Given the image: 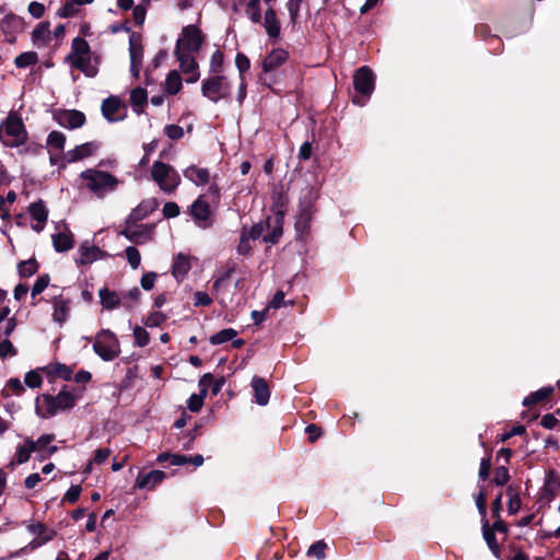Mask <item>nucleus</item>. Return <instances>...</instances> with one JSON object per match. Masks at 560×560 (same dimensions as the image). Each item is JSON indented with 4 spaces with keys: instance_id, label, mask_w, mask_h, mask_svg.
Masks as SVG:
<instances>
[{
    "instance_id": "obj_21",
    "label": "nucleus",
    "mask_w": 560,
    "mask_h": 560,
    "mask_svg": "<svg viewBox=\"0 0 560 560\" xmlns=\"http://www.w3.org/2000/svg\"><path fill=\"white\" fill-rule=\"evenodd\" d=\"M31 38L35 47H47L51 40L50 23L48 21L38 23L32 31Z\"/></svg>"
},
{
    "instance_id": "obj_23",
    "label": "nucleus",
    "mask_w": 560,
    "mask_h": 560,
    "mask_svg": "<svg viewBox=\"0 0 560 560\" xmlns=\"http://www.w3.org/2000/svg\"><path fill=\"white\" fill-rule=\"evenodd\" d=\"M288 52L282 48L272 49L262 61V70L271 72L281 67L288 59Z\"/></svg>"
},
{
    "instance_id": "obj_10",
    "label": "nucleus",
    "mask_w": 560,
    "mask_h": 560,
    "mask_svg": "<svg viewBox=\"0 0 560 560\" xmlns=\"http://www.w3.org/2000/svg\"><path fill=\"white\" fill-rule=\"evenodd\" d=\"M102 114L108 122H118L127 117V105L118 96H109L102 103Z\"/></svg>"
},
{
    "instance_id": "obj_48",
    "label": "nucleus",
    "mask_w": 560,
    "mask_h": 560,
    "mask_svg": "<svg viewBox=\"0 0 560 560\" xmlns=\"http://www.w3.org/2000/svg\"><path fill=\"white\" fill-rule=\"evenodd\" d=\"M126 258L132 269H137L140 266L141 255L136 247L129 246L126 248Z\"/></svg>"
},
{
    "instance_id": "obj_28",
    "label": "nucleus",
    "mask_w": 560,
    "mask_h": 560,
    "mask_svg": "<svg viewBox=\"0 0 560 560\" xmlns=\"http://www.w3.org/2000/svg\"><path fill=\"white\" fill-rule=\"evenodd\" d=\"M51 238L57 252H67L73 247V235L68 229L58 231Z\"/></svg>"
},
{
    "instance_id": "obj_54",
    "label": "nucleus",
    "mask_w": 560,
    "mask_h": 560,
    "mask_svg": "<svg viewBox=\"0 0 560 560\" xmlns=\"http://www.w3.org/2000/svg\"><path fill=\"white\" fill-rule=\"evenodd\" d=\"M475 501L482 521L487 520V494L483 489L476 495Z\"/></svg>"
},
{
    "instance_id": "obj_2",
    "label": "nucleus",
    "mask_w": 560,
    "mask_h": 560,
    "mask_svg": "<svg viewBox=\"0 0 560 560\" xmlns=\"http://www.w3.org/2000/svg\"><path fill=\"white\" fill-rule=\"evenodd\" d=\"M77 400L78 396L66 389L56 396L44 394L36 399V412L42 418H50L60 411L72 409Z\"/></svg>"
},
{
    "instance_id": "obj_55",
    "label": "nucleus",
    "mask_w": 560,
    "mask_h": 560,
    "mask_svg": "<svg viewBox=\"0 0 560 560\" xmlns=\"http://www.w3.org/2000/svg\"><path fill=\"white\" fill-rule=\"evenodd\" d=\"M252 241L250 238L247 236V233L244 232L242 235H241V240H240V243L237 245V253L240 255H249L252 253V249H253V246H252Z\"/></svg>"
},
{
    "instance_id": "obj_30",
    "label": "nucleus",
    "mask_w": 560,
    "mask_h": 560,
    "mask_svg": "<svg viewBox=\"0 0 560 560\" xmlns=\"http://www.w3.org/2000/svg\"><path fill=\"white\" fill-rule=\"evenodd\" d=\"M148 102V93L143 88H136L130 92V105L137 115L144 112Z\"/></svg>"
},
{
    "instance_id": "obj_56",
    "label": "nucleus",
    "mask_w": 560,
    "mask_h": 560,
    "mask_svg": "<svg viewBox=\"0 0 560 560\" xmlns=\"http://www.w3.org/2000/svg\"><path fill=\"white\" fill-rule=\"evenodd\" d=\"M82 488L79 485L71 486L62 498V502L74 503L80 498Z\"/></svg>"
},
{
    "instance_id": "obj_22",
    "label": "nucleus",
    "mask_w": 560,
    "mask_h": 560,
    "mask_svg": "<svg viewBox=\"0 0 560 560\" xmlns=\"http://www.w3.org/2000/svg\"><path fill=\"white\" fill-rule=\"evenodd\" d=\"M28 213L31 218L36 221L32 228L35 231L40 232L48 219V210L45 203L42 200L31 203L28 207Z\"/></svg>"
},
{
    "instance_id": "obj_36",
    "label": "nucleus",
    "mask_w": 560,
    "mask_h": 560,
    "mask_svg": "<svg viewBox=\"0 0 560 560\" xmlns=\"http://www.w3.org/2000/svg\"><path fill=\"white\" fill-rule=\"evenodd\" d=\"M183 86L182 77L178 71L172 70L168 72L165 79V92L168 95L177 94Z\"/></svg>"
},
{
    "instance_id": "obj_40",
    "label": "nucleus",
    "mask_w": 560,
    "mask_h": 560,
    "mask_svg": "<svg viewBox=\"0 0 560 560\" xmlns=\"http://www.w3.org/2000/svg\"><path fill=\"white\" fill-rule=\"evenodd\" d=\"M237 335V331L233 328H225L210 337L211 345H221L232 340Z\"/></svg>"
},
{
    "instance_id": "obj_63",
    "label": "nucleus",
    "mask_w": 560,
    "mask_h": 560,
    "mask_svg": "<svg viewBox=\"0 0 560 560\" xmlns=\"http://www.w3.org/2000/svg\"><path fill=\"white\" fill-rule=\"evenodd\" d=\"M162 211L165 218H176L180 212L178 205L173 201L166 202Z\"/></svg>"
},
{
    "instance_id": "obj_8",
    "label": "nucleus",
    "mask_w": 560,
    "mask_h": 560,
    "mask_svg": "<svg viewBox=\"0 0 560 560\" xmlns=\"http://www.w3.org/2000/svg\"><path fill=\"white\" fill-rule=\"evenodd\" d=\"M201 92L205 97L213 103L225 100L230 95V84L228 79L221 74H213L212 77L202 81Z\"/></svg>"
},
{
    "instance_id": "obj_17",
    "label": "nucleus",
    "mask_w": 560,
    "mask_h": 560,
    "mask_svg": "<svg viewBox=\"0 0 560 560\" xmlns=\"http://www.w3.org/2000/svg\"><path fill=\"white\" fill-rule=\"evenodd\" d=\"M26 528L32 535L35 536V538L28 545L32 550L52 540L56 536V530L48 528L43 523H32L28 524Z\"/></svg>"
},
{
    "instance_id": "obj_49",
    "label": "nucleus",
    "mask_w": 560,
    "mask_h": 560,
    "mask_svg": "<svg viewBox=\"0 0 560 560\" xmlns=\"http://www.w3.org/2000/svg\"><path fill=\"white\" fill-rule=\"evenodd\" d=\"M206 396L203 394H192L187 400V408L192 412H198L205 402Z\"/></svg>"
},
{
    "instance_id": "obj_41",
    "label": "nucleus",
    "mask_w": 560,
    "mask_h": 560,
    "mask_svg": "<svg viewBox=\"0 0 560 560\" xmlns=\"http://www.w3.org/2000/svg\"><path fill=\"white\" fill-rule=\"evenodd\" d=\"M551 393H552V388L551 387L541 388V389L530 394L528 397H526L524 399L523 404L525 406H530V405L538 404V402L545 400L546 398H548Z\"/></svg>"
},
{
    "instance_id": "obj_16",
    "label": "nucleus",
    "mask_w": 560,
    "mask_h": 560,
    "mask_svg": "<svg viewBox=\"0 0 560 560\" xmlns=\"http://www.w3.org/2000/svg\"><path fill=\"white\" fill-rule=\"evenodd\" d=\"M196 52L175 50L182 71L188 74L186 82L194 83L199 79L198 65L195 59Z\"/></svg>"
},
{
    "instance_id": "obj_47",
    "label": "nucleus",
    "mask_w": 560,
    "mask_h": 560,
    "mask_svg": "<svg viewBox=\"0 0 560 560\" xmlns=\"http://www.w3.org/2000/svg\"><path fill=\"white\" fill-rule=\"evenodd\" d=\"M326 548V542L323 540H318L308 548L307 556L315 557L316 559L322 560L325 558Z\"/></svg>"
},
{
    "instance_id": "obj_32",
    "label": "nucleus",
    "mask_w": 560,
    "mask_h": 560,
    "mask_svg": "<svg viewBox=\"0 0 560 560\" xmlns=\"http://www.w3.org/2000/svg\"><path fill=\"white\" fill-rule=\"evenodd\" d=\"M264 27L271 38H277L280 34V22L271 8L265 12Z\"/></svg>"
},
{
    "instance_id": "obj_46",
    "label": "nucleus",
    "mask_w": 560,
    "mask_h": 560,
    "mask_svg": "<svg viewBox=\"0 0 560 560\" xmlns=\"http://www.w3.org/2000/svg\"><path fill=\"white\" fill-rule=\"evenodd\" d=\"M133 338H135V343L138 347H145L150 342L149 332L141 326H136L133 328Z\"/></svg>"
},
{
    "instance_id": "obj_39",
    "label": "nucleus",
    "mask_w": 560,
    "mask_h": 560,
    "mask_svg": "<svg viewBox=\"0 0 560 560\" xmlns=\"http://www.w3.org/2000/svg\"><path fill=\"white\" fill-rule=\"evenodd\" d=\"M38 62V55L35 51H26L20 54L14 63L18 68H27L30 66H34Z\"/></svg>"
},
{
    "instance_id": "obj_52",
    "label": "nucleus",
    "mask_w": 560,
    "mask_h": 560,
    "mask_svg": "<svg viewBox=\"0 0 560 560\" xmlns=\"http://www.w3.org/2000/svg\"><path fill=\"white\" fill-rule=\"evenodd\" d=\"M49 281L50 277L48 275L39 276L32 288V296L35 298L40 294L48 287Z\"/></svg>"
},
{
    "instance_id": "obj_25",
    "label": "nucleus",
    "mask_w": 560,
    "mask_h": 560,
    "mask_svg": "<svg viewBox=\"0 0 560 560\" xmlns=\"http://www.w3.org/2000/svg\"><path fill=\"white\" fill-rule=\"evenodd\" d=\"M54 441V434H43L36 441H33L35 452L39 454L42 459H46L57 452V446L50 445Z\"/></svg>"
},
{
    "instance_id": "obj_57",
    "label": "nucleus",
    "mask_w": 560,
    "mask_h": 560,
    "mask_svg": "<svg viewBox=\"0 0 560 560\" xmlns=\"http://www.w3.org/2000/svg\"><path fill=\"white\" fill-rule=\"evenodd\" d=\"M24 382L31 388H38L42 385L43 380L38 372L31 371L26 373Z\"/></svg>"
},
{
    "instance_id": "obj_19",
    "label": "nucleus",
    "mask_w": 560,
    "mask_h": 560,
    "mask_svg": "<svg viewBox=\"0 0 560 560\" xmlns=\"http://www.w3.org/2000/svg\"><path fill=\"white\" fill-rule=\"evenodd\" d=\"M104 256L103 252L90 242H83L78 249L75 262L79 266L90 265Z\"/></svg>"
},
{
    "instance_id": "obj_61",
    "label": "nucleus",
    "mask_w": 560,
    "mask_h": 560,
    "mask_svg": "<svg viewBox=\"0 0 560 560\" xmlns=\"http://www.w3.org/2000/svg\"><path fill=\"white\" fill-rule=\"evenodd\" d=\"M28 13L35 18L40 19L45 14V5L37 1H32L27 8Z\"/></svg>"
},
{
    "instance_id": "obj_13",
    "label": "nucleus",
    "mask_w": 560,
    "mask_h": 560,
    "mask_svg": "<svg viewBox=\"0 0 560 560\" xmlns=\"http://www.w3.org/2000/svg\"><path fill=\"white\" fill-rule=\"evenodd\" d=\"M54 120L67 129H77L85 124V115L77 109H56L52 112Z\"/></svg>"
},
{
    "instance_id": "obj_9",
    "label": "nucleus",
    "mask_w": 560,
    "mask_h": 560,
    "mask_svg": "<svg viewBox=\"0 0 560 560\" xmlns=\"http://www.w3.org/2000/svg\"><path fill=\"white\" fill-rule=\"evenodd\" d=\"M202 43L203 35L200 28L196 25H187L182 30L175 50L198 52Z\"/></svg>"
},
{
    "instance_id": "obj_45",
    "label": "nucleus",
    "mask_w": 560,
    "mask_h": 560,
    "mask_svg": "<svg viewBox=\"0 0 560 560\" xmlns=\"http://www.w3.org/2000/svg\"><path fill=\"white\" fill-rule=\"evenodd\" d=\"M167 316L160 312V311H154V312H151L144 319V325L147 327H160L162 324L165 323Z\"/></svg>"
},
{
    "instance_id": "obj_26",
    "label": "nucleus",
    "mask_w": 560,
    "mask_h": 560,
    "mask_svg": "<svg viewBox=\"0 0 560 560\" xmlns=\"http://www.w3.org/2000/svg\"><path fill=\"white\" fill-rule=\"evenodd\" d=\"M165 476V472L162 470H152L145 475H139L136 480V487L152 490L164 480Z\"/></svg>"
},
{
    "instance_id": "obj_64",
    "label": "nucleus",
    "mask_w": 560,
    "mask_h": 560,
    "mask_svg": "<svg viewBox=\"0 0 560 560\" xmlns=\"http://www.w3.org/2000/svg\"><path fill=\"white\" fill-rule=\"evenodd\" d=\"M156 278H158V276H156V273H155V272H153V271H150V272L144 273V275L142 276V278H141V281H140L141 287H142L144 290H147V291L151 290V289L154 287V283H155V281H156Z\"/></svg>"
},
{
    "instance_id": "obj_33",
    "label": "nucleus",
    "mask_w": 560,
    "mask_h": 560,
    "mask_svg": "<svg viewBox=\"0 0 560 560\" xmlns=\"http://www.w3.org/2000/svg\"><path fill=\"white\" fill-rule=\"evenodd\" d=\"M66 135L58 130H52L49 132L46 139V147L47 151H56V152H63L65 145H66Z\"/></svg>"
},
{
    "instance_id": "obj_29",
    "label": "nucleus",
    "mask_w": 560,
    "mask_h": 560,
    "mask_svg": "<svg viewBox=\"0 0 560 560\" xmlns=\"http://www.w3.org/2000/svg\"><path fill=\"white\" fill-rule=\"evenodd\" d=\"M252 387L254 389L256 402L260 406L267 405L270 397V390L266 381L261 377L255 376L252 380Z\"/></svg>"
},
{
    "instance_id": "obj_14",
    "label": "nucleus",
    "mask_w": 560,
    "mask_h": 560,
    "mask_svg": "<svg viewBox=\"0 0 560 560\" xmlns=\"http://www.w3.org/2000/svg\"><path fill=\"white\" fill-rule=\"evenodd\" d=\"M130 71L138 77L143 61V46L141 35L132 32L129 36Z\"/></svg>"
},
{
    "instance_id": "obj_60",
    "label": "nucleus",
    "mask_w": 560,
    "mask_h": 560,
    "mask_svg": "<svg viewBox=\"0 0 560 560\" xmlns=\"http://www.w3.org/2000/svg\"><path fill=\"white\" fill-rule=\"evenodd\" d=\"M147 8L144 4H138L132 10V16L136 25H142L145 21Z\"/></svg>"
},
{
    "instance_id": "obj_53",
    "label": "nucleus",
    "mask_w": 560,
    "mask_h": 560,
    "mask_svg": "<svg viewBox=\"0 0 560 560\" xmlns=\"http://www.w3.org/2000/svg\"><path fill=\"white\" fill-rule=\"evenodd\" d=\"M510 479L509 470L505 466H499L494 470L493 482L497 486L505 485Z\"/></svg>"
},
{
    "instance_id": "obj_5",
    "label": "nucleus",
    "mask_w": 560,
    "mask_h": 560,
    "mask_svg": "<svg viewBox=\"0 0 560 560\" xmlns=\"http://www.w3.org/2000/svg\"><path fill=\"white\" fill-rule=\"evenodd\" d=\"M151 178L164 194H173L180 185L178 172L170 164L155 161L151 167Z\"/></svg>"
},
{
    "instance_id": "obj_27",
    "label": "nucleus",
    "mask_w": 560,
    "mask_h": 560,
    "mask_svg": "<svg viewBox=\"0 0 560 560\" xmlns=\"http://www.w3.org/2000/svg\"><path fill=\"white\" fill-rule=\"evenodd\" d=\"M154 199L142 200L128 215L129 222H139L150 215L156 209Z\"/></svg>"
},
{
    "instance_id": "obj_3",
    "label": "nucleus",
    "mask_w": 560,
    "mask_h": 560,
    "mask_svg": "<svg viewBox=\"0 0 560 560\" xmlns=\"http://www.w3.org/2000/svg\"><path fill=\"white\" fill-rule=\"evenodd\" d=\"M66 61L69 62L72 68L80 70L90 78L95 77L98 72L96 62H93L91 58L90 45L82 37L73 38L71 51L67 56Z\"/></svg>"
},
{
    "instance_id": "obj_50",
    "label": "nucleus",
    "mask_w": 560,
    "mask_h": 560,
    "mask_svg": "<svg viewBox=\"0 0 560 560\" xmlns=\"http://www.w3.org/2000/svg\"><path fill=\"white\" fill-rule=\"evenodd\" d=\"M223 61H224L223 52L220 50H215L212 54L211 59H210V71L213 74H220Z\"/></svg>"
},
{
    "instance_id": "obj_11",
    "label": "nucleus",
    "mask_w": 560,
    "mask_h": 560,
    "mask_svg": "<svg viewBox=\"0 0 560 560\" xmlns=\"http://www.w3.org/2000/svg\"><path fill=\"white\" fill-rule=\"evenodd\" d=\"M189 213L196 225L201 229H208L212 225V210L205 196H199L190 206Z\"/></svg>"
},
{
    "instance_id": "obj_42",
    "label": "nucleus",
    "mask_w": 560,
    "mask_h": 560,
    "mask_svg": "<svg viewBox=\"0 0 560 560\" xmlns=\"http://www.w3.org/2000/svg\"><path fill=\"white\" fill-rule=\"evenodd\" d=\"M18 270L21 277H31L37 272L38 264L34 258L23 260L19 264Z\"/></svg>"
},
{
    "instance_id": "obj_59",
    "label": "nucleus",
    "mask_w": 560,
    "mask_h": 560,
    "mask_svg": "<svg viewBox=\"0 0 560 560\" xmlns=\"http://www.w3.org/2000/svg\"><path fill=\"white\" fill-rule=\"evenodd\" d=\"M49 153V161L51 165H58L59 167L65 168L69 162H66V153L51 151Z\"/></svg>"
},
{
    "instance_id": "obj_6",
    "label": "nucleus",
    "mask_w": 560,
    "mask_h": 560,
    "mask_svg": "<svg viewBox=\"0 0 560 560\" xmlns=\"http://www.w3.org/2000/svg\"><path fill=\"white\" fill-rule=\"evenodd\" d=\"M93 350L104 361H113L120 354V343L112 330L102 329L94 337Z\"/></svg>"
},
{
    "instance_id": "obj_43",
    "label": "nucleus",
    "mask_w": 560,
    "mask_h": 560,
    "mask_svg": "<svg viewBox=\"0 0 560 560\" xmlns=\"http://www.w3.org/2000/svg\"><path fill=\"white\" fill-rule=\"evenodd\" d=\"M245 12L252 22L259 23L261 21L260 0H248Z\"/></svg>"
},
{
    "instance_id": "obj_44",
    "label": "nucleus",
    "mask_w": 560,
    "mask_h": 560,
    "mask_svg": "<svg viewBox=\"0 0 560 560\" xmlns=\"http://www.w3.org/2000/svg\"><path fill=\"white\" fill-rule=\"evenodd\" d=\"M79 4L75 0H66L65 4L58 10L57 14L60 18H72L79 12Z\"/></svg>"
},
{
    "instance_id": "obj_38",
    "label": "nucleus",
    "mask_w": 560,
    "mask_h": 560,
    "mask_svg": "<svg viewBox=\"0 0 560 560\" xmlns=\"http://www.w3.org/2000/svg\"><path fill=\"white\" fill-rule=\"evenodd\" d=\"M506 495L509 498V501H508L509 513L510 514L517 513L522 505L517 489L510 486L506 490Z\"/></svg>"
},
{
    "instance_id": "obj_4",
    "label": "nucleus",
    "mask_w": 560,
    "mask_h": 560,
    "mask_svg": "<svg viewBox=\"0 0 560 560\" xmlns=\"http://www.w3.org/2000/svg\"><path fill=\"white\" fill-rule=\"evenodd\" d=\"M27 140V131L20 115L10 112L0 125V141L10 148H18Z\"/></svg>"
},
{
    "instance_id": "obj_58",
    "label": "nucleus",
    "mask_w": 560,
    "mask_h": 560,
    "mask_svg": "<svg viewBox=\"0 0 560 560\" xmlns=\"http://www.w3.org/2000/svg\"><path fill=\"white\" fill-rule=\"evenodd\" d=\"M235 65L240 71V78L243 77V73L246 72L250 68L249 59L242 52H238L236 55Z\"/></svg>"
},
{
    "instance_id": "obj_34",
    "label": "nucleus",
    "mask_w": 560,
    "mask_h": 560,
    "mask_svg": "<svg viewBox=\"0 0 560 560\" xmlns=\"http://www.w3.org/2000/svg\"><path fill=\"white\" fill-rule=\"evenodd\" d=\"M45 371L47 372V374L54 377L62 378L65 381L71 380L73 374V370L70 366L58 362L48 364L45 368Z\"/></svg>"
},
{
    "instance_id": "obj_1",
    "label": "nucleus",
    "mask_w": 560,
    "mask_h": 560,
    "mask_svg": "<svg viewBox=\"0 0 560 560\" xmlns=\"http://www.w3.org/2000/svg\"><path fill=\"white\" fill-rule=\"evenodd\" d=\"M80 188L89 191L97 199H104L116 192L122 179L116 175L96 167L86 168L79 175Z\"/></svg>"
},
{
    "instance_id": "obj_51",
    "label": "nucleus",
    "mask_w": 560,
    "mask_h": 560,
    "mask_svg": "<svg viewBox=\"0 0 560 560\" xmlns=\"http://www.w3.org/2000/svg\"><path fill=\"white\" fill-rule=\"evenodd\" d=\"M15 354L16 349L13 343L8 338H3L0 341V358L5 359L9 357H14Z\"/></svg>"
},
{
    "instance_id": "obj_20",
    "label": "nucleus",
    "mask_w": 560,
    "mask_h": 560,
    "mask_svg": "<svg viewBox=\"0 0 560 560\" xmlns=\"http://www.w3.org/2000/svg\"><path fill=\"white\" fill-rule=\"evenodd\" d=\"M54 311H52V319L59 325H62L67 322L71 311V301L68 298L62 295L55 296L51 300Z\"/></svg>"
},
{
    "instance_id": "obj_24",
    "label": "nucleus",
    "mask_w": 560,
    "mask_h": 560,
    "mask_svg": "<svg viewBox=\"0 0 560 560\" xmlns=\"http://www.w3.org/2000/svg\"><path fill=\"white\" fill-rule=\"evenodd\" d=\"M184 177L197 186H205L210 182V172L206 167L190 165L183 172Z\"/></svg>"
},
{
    "instance_id": "obj_35",
    "label": "nucleus",
    "mask_w": 560,
    "mask_h": 560,
    "mask_svg": "<svg viewBox=\"0 0 560 560\" xmlns=\"http://www.w3.org/2000/svg\"><path fill=\"white\" fill-rule=\"evenodd\" d=\"M35 452L33 440L26 439L23 444L19 445L16 448V453L14 455V458L12 460V465L14 464H24L26 463L31 454Z\"/></svg>"
},
{
    "instance_id": "obj_15",
    "label": "nucleus",
    "mask_w": 560,
    "mask_h": 560,
    "mask_svg": "<svg viewBox=\"0 0 560 560\" xmlns=\"http://www.w3.org/2000/svg\"><path fill=\"white\" fill-rule=\"evenodd\" d=\"M101 149V142L89 141L66 152V162L77 163L97 154Z\"/></svg>"
},
{
    "instance_id": "obj_12",
    "label": "nucleus",
    "mask_w": 560,
    "mask_h": 560,
    "mask_svg": "<svg viewBox=\"0 0 560 560\" xmlns=\"http://www.w3.org/2000/svg\"><path fill=\"white\" fill-rule=\"evenodd\" d=\"M121 234L130 242L136 244H144L152 240L153 226L147 224H137V222H129V220H126Z\"/></svg>"
},
{
    "instance_id": "obj_18",
    "label": "nucleus",
    "mask_w": 560,
    "mask_h": 560,
    "mask_svg": "<svg viewBox=\"0 0 560 560\" xmlns=\"http://www.w3.org/2000/svg\"><path fill=\"white\" fill-rule=\"evenodd\" d=\"M100 302L103 308L113 311L119 307L130 308L131 304L124 302V298L120 292L109 290L108 288H102L98 291Z\"/></svg>"
},
{
    "instance_id": "obj_31",
    "label": "nucleus",
    "mask_w": 560,
    "mask_h": 560,
    "mask_svg": "<svg viewBox=\"0 0 560 560\" xmlns=\"http://www.w3.org/2000/svg\"><path fill=\"white\" fill-rule=\"evenodd\" d=\"M190 270L189 257L178 254L173 261L172 273L177 280H183Z\"/></svg>"
},
{
    "instance_id": "obj_62",
    "label": "nucleus",
    "mask_w": 560,
    "mask_h": 560,
    "mask_svg": "<svg viewBox=\"0 0 560 560\" xmlns=\"http://www.w3.org/2000/svg\"><path fill=\"white\" fill-rule=\"evenodd\" d=\"M212 383H213V375L211 373H206L200 377V380L198 382V386H199L200 393L203 394V396H207L208 388L211 387Z\"/></svg>"
},
{
    "instance_id": "obj_7",
    "label": "nucleus",
    "mask_w": 560,
    "mask_h": 560,
    "mask_svg": "<svg viewBox=\"0 0 560 560\" xmlns=\"http://www.w3.org/2000/svg\"><path fill=\"white\" fill-rule=\"evenodd\" d=\"M353 86L359 94L353 98V103L363 106L372 95L375 88V77L373 71L366 67H360L353 75Z\"/></svg>"
},
{
    "instance_id": "obj_37",
    "label": "nucleus",
    "mask_w": 560,
    "mask_h": 560,
    "mask_svg": "<svg viewBox=\"0 0 560 560\" xmlns=\"http://www.w3.org/2000/svg\"><path fill=\"white\" fill-rule=\"evenodd\" d=\"M482 535L490 550L497 555L499 552V545L497 542L494 532L490 527L488 520L482 521Z\"/></svg>"
}]
</instances>
